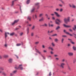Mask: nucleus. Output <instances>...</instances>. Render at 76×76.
I'll return each mask as SVG.
<instances>
[{"label":"nucleus","instance_id":"nucleus-1","mask_svg":"<svg viewBox=\"0 0 76 76\" xmlns=\"http://www.w3.org/2000/svg\"><path fill=\"white\" fill-rule=\"evenodd\" d=\"M64 20L65 23H67V22L70 21V17H68L67 18H65L64 19Z\"/></svg>","mask_w":76,"mask_h":76},{"label":"nucleus","instance_id":"nucleus-2","mask_svg":"<svg viewBox=\"0 0 76 76\" xmlns=\"http://www.w3.org/2000/svg\"><path fill=\"white\" fill-rule=\"evenodd\" d=\"M22 64H21L20 65H19V66L18 67H17L16 66L15 68L16 69H20L21 70H23V67H22Z\"/></svg>","mask_w":76,"mask_h":76},{"label":"nucleus","instance_id":"nucleus-3","mask_svg":"<svg viewBox=\"0 0 76 76\" xmlns=\"http://www.w3.org/2000/svg\"><path fill=\"white\" fill-rule=\"evenodd\" d=\"M58 21V22H60L61 23V21L60 20H59V19H57L56 20H55V23L56 24H57V25H60V23H58V22H57Z\"/></svg>","mask_w":76,"mask_h":76},{"label":"nucleus","instance_id":"nucleus-4","mask_svg":"<svg viewBox=\"0 0 76 76\" xmlns=\"http://www.w3.org/2000/svg\"><path fill=\"white\" fill-rule=\"evenodd\" d=\"M64 32H65V33H66V34H67V35H70V36H71V37L73 36V35H72V34L69 33L67 32H66L65 30H64Z\"/></svg>","mask_w":76,"mask_h":76},{"label":"nucleus","instance_id":"nucleus-5","mask_svg":"<svg viewBox=\"0 0 76 76\" xmlns=\"http://www.w3.org/2000/svg\"><path fill=\"white\" fill-rule=\"evenodd\" d=\"M65 65V64L63 63L61 64V65H60V67L61 68H62V69H64V66Z\"/></svg>","mask_w":76,"mask_h":76},{"label":"nucleus","instance_id":"nucleus-6","mask_svg":"<svg viewBox=\"0 0 76 76\" xmlns=\"http://www.w3.org/2000/svg\"><path fill=\"white\" fill-rule=\"evenodd\" d=\"M54 13L57 17H60L61 16L56 12H54Z\"/></svg>","mask_w":76,"mask_h":76},{"label":"nucleus","instance_id":"nucleus-7","mask_svg":"<svg viewBox=\"0 0 76 76\" xmlns=\"http://www.w3.org/2000/svg\"><path fill=\"white\" fill-rule=\"evenodd\" d=\"M63 26L64 27H65L66 28H71L72 27V26H67L64 24Z\"/></svg>","mask_w":76,"mask_h":76},{"label":"nucleus","instance_id":"nucleus-8","mask_svg":"<svg viewBox=\"0 0 76 76\" xmlns=\"http://www.w3.org/2000/svg\"><path fill=\"white\" fill-rule=\"evenodd\" d=\"M35 50H36V52L37 53H38L39 54H40V55H41L42 56V54H41V53L40 51H39L38 49H35Z\"/></svg>","mask_w":76,"mask_h":76},{"label":"nucleus","instance_id":"nucleus-9","mask_svg":"<svg viewBox=\"0 0 76 76\" xmlns=\"http://www.w3.org/2000/svg\"><path fill=\"white\" fill-rule=\"evenodd\" d=\"M68 54L69 56H73V53L71 52L68 53Z\"/></svg>","mask_w":76,"mask_h":76},{"label":"nucleus","instance_id":"nucleus-10","mask_svg":"<svg viewBox=\"0 0 76 76\" xmlns=\"http://www.w3.org/2000/svg\"><path fill=\"white\" fill-rule=\"evenodd\" d=\"M8 34V35H9V32H8L7 33V32H5V39H6V38H7V34Z\"/></svg>","mask_w":76,"mask_h":76},{"label":"nucleus","instance_id":"nucleus-11","mask_svg":"<svg viewBox=\"0 0 76 76\" xmlns=\"http://www.w3.org/2000/svg\"><path fill=\"white\" fill-rule=\"evenodd\" d=\"M39 4H40L39 3L37 2V3H36L35 4V5L36 6H39Z\"/></svg>","mask_w":76,"mask_h":76},{"label":"nucleus","instance_id":"nucleus-12","mask_svg":"<svg viewBox=\"0 0 76 76\" xmlns=\"http://www.w3.org/2000/svg\"><path fill=\"white\" fill-rule=\"evenodd\" d=\"M44 20V18L43 17H42L41 19L39 20V21L40 22H41V21H43Z\"/></svg>","mask_w":76,"mask_h":76},{"label":"nucleus","instance_id":"nucleus-13","mask_svg":"<svg viewBox=\"0 0 76 76\" xmlns=\"http://www.w3.org/2000/svg\"><path fill=\"white\" fill-rule=\"evenodd\" d=\"M72 8H74V9H76V5H75L73 4H72Z\"/></svg>","mask_w":76,"mask_h":76},{"label":"nucleus","instance_id":"nucleus-14","mask_svg":"<svg viewBox=\"0 0 76 76\" xmlns=\"http://www.w3.org/2000/svg\"><path fill=\"white\" fill-rule=\"evenodd\" d=\"M27 19H28V20H30V21H31V17L30 16L28 17Z\"/></svg>","mask_w":76,"mask_h":76},{"label":"nucleus","instance_id":"nucleus-15","mask_svg":"<svg viewBox=\"0 0 76 76\" xmlns=\"http://www.w3.org/2000/svg\"><path fill=\"white\" fill-rule=\"evenodd\" d=\"M35 28V25H33L31 29L32 30H34Z\"/></svg>","mask_w":76,"mask_h":76},{"label":"nucleus","instance_id":"nucleus-16","mask_svg":"<svg viewBox=\"0 0 76 76\" xmlns=\"http://www.w3.org/2000/svg\"><path fill=\"white\" fill-rule=\"evenodd\" d=\"M60 28V27L59 26H57L56 28V30H58V29H59Z\"/></svg>","mask_w":76,"mask_h":76},{"label":"nucleus","instance_id":"nucleus-17","mask_svg":"<svg viewBox=\"0 0 76 76\" xmlns=\"http://www.w3.org/2000/svg\"><path fill=\"white\" fill-rule=\"evenodd\" d=\"M43 15H44V14H43V13H41L39 15V17L41 18V17H42Z\"/></svg>","mask_w":76,"mask_h":76},{"label":"nucleus","instance_id":"nucleus-18","mask_svg":"<svg viewBox=\"0 0 76 76\" xmlns=\"http://www.w3.org/2000/svg\"><path fill=\"white\" fill-rule=\"evenodd\" d=\"M35 10V8H33L31 10V12H34V11Z\"/></svg>","mask_w":76,"mask_h":76},{"label":"nucleus","instance_id":"nucleus-19","mask_svg":"<svg viewBox=\"0 0 76 76\" xmlns=\"http://www.w3.org/2000/svg\"><path fill=\"white\" fill-rule=\"evenodd\" d=\"M14 35H15L14 32H12L10 34V36H13Z\"/></svg>","mask_w":76,"mask_h":76},{"label":"nucleus","instance_id":"nucleus-20","mask_svg":"<svg viewBox=\"0 0 76 76\" xmlns=\"http://www.w3.org/2000/svg\"><path fill=\"white\" fill-rule=\"evenodd\" d=\"M3 56L4 58H7L9 57V56L7 55H4Z\"/></svg>","mask_w":76,"mask_h":76},{"label":"nucleus","instance_id":"nucleus-21","mask_svg":"<svg viewBox=\"0 0 76 76\" xmlns=\"http://www.w3.org/2000/svg\"><path fill=\"white\" fill-rule=\"evenodd\" d=\"M19 20H16L14 21V22L15 23H18V22H19Z\"/></svg>","mask_w":76,"mask_h":76},{"label":"nucleus","instance_id":"nucleus-22","mask_svg":"<svg viewBox=\"0 0 76 76\" xmlns=\"http://www.w3.org/2000/svg\"><path fill=\"white\" fill-rule=\"evenodd\" d=\"M52 45L53 47H55V44L54 43V42H52L51 44Z\"/></svg>","mask_w":76,"mask_h":76},{"label":"nucleus","instance_id":"nucleus-23","mask_svg":"<svg viewBox=\"0 0 76 76\" xmlns=\"http://www.w3.org/2000/svg\"><path fill=\"white\" fill-rule=\"evenodd\" d=\"M9 63H11L12 62V59H10L9 60Z\"/></svg>","mask_w":76,"mask_h":76},{"label":"nucleus","instance_id":"nucleus-24","mask_svg":"<svg viewBox=\"0 0 76 76\" xmlns=\"http://www.w3.org/2000/svg\"><path fill=\"white\" fill-rule=\"evenodd\" d=\"M34 35V33L32 32L31 33V37H33Z\"/></svg>","mask_w":76,"mask_h":76},{"label":"nucleus","instance_id":"nucleus-25","mask_svg":"<svg viewBox=\"0 0 76 76\" xmlns=\"http://www.w3.org/2000/svg\"><path fill=\"white\" fill-rule=\"evenodd\" d=\"M58 39L57 38H56L55 39V42H58Z\"/></svg>","mask_w":76,"mask_h":76},{"label":"nucleus","instance_id":"nucleus-26","mask_svg":"<svg viewBox=\"0 0 76 76\" xmlns=\"http://www.w3.org/2000/svg\"><path fill=\"white\" fill-rule=\"evenodd\" d=\"M42 26H46V27H47V24L45 23Z\"/></svg>","mask_w":76,"mask_h":76},{"label":"nucleus","instance_id":"nucleus-27","mask_svg":"<svg viewBox=\"0 0 76 76\" xmlns=\"http://www.w3.org/2000/svg\"><path fill=\"white\" fill-rule=\"evenodd\" d=\"M14 2H15V1H12V4L11 5L12 6H13L14 5Z\"/></svg>","mask_w":76,"mask_h":76},{"label":"nucleus","instance_id":"nucleus-28","mask_svg":"<svg viewBox=\"0 0 76 76\" xmlns=\"http://www.w3.org/2000/svg\"><path fill=\"white\" fill-rule=\"evenodd\" d=\"M72 48L75 51H76V47L73 46Z\"/></svg>","mask_w":76,"mask_h":76},{"label":"nucleus","instance_id":"nucleus-29","mask_svg":"<svg viewBox=\"0 0 76 76\" xmlns=\"http://www.w3.org/2000/svg\"><path fill=\"white\" fill-rule=\"evenodd\" d=\"M21 44L20 43H18L17 44L16 46H20L21 45Z\"/></svg>","mask_w":76,"mask_h":76},{"label":"nucleus","instance_id":"nucleus-30","mask_svg":"<svg viewBox=\"0 0 76 76\" xmlns=\"http://www.w3.org/2000/svg\"><path fill=\"white\" fill-rule=\"evenodd\" d=\"M48 25L49 27H50V26H51L52 27H53V24H51V25H50V23H48Z\"/></svg>","mask_w":76,"mask_h":76},{"label":"nucleus","instance_id":"nucleus-31","mask_svg":"<svg viewBox=\"0 0 76 76\" xmlns=\"http://www.w3.org/2000/svg\"><path fill=\"white\" fill-rule=\"evenodd\" d=\"M31 0H28L27 1V4H29V3L30 2V1Z\"/></svg>","mask_w":76,"mask_h":76},{"label":"nucleus","instance_id":"nucleus-32","mask_svg":"<svg viewBox=\"0 0 76 76\" xmlns=\"http://www.w3.org/2000/svg\"><path fill=\"white\" fill-rule=\"evenodd\" d=\"M0 70H4V68L2 67H0Z\"/></svg>","mask_w":76,"mask_h":76},{"label":"nucleus","instance_id":"nucleus-33","mask_svg":"<svg viewBox=\"0 0 76 76\" xmlns=\"http://www.w3.org/2000/svg\"><path fill=\"white\" fill-rule=\"evenodd\" d=\"M64 39L63 38H62L61 40V42L62 43H63V41H64Z\"/></svg>","mask_w":76,"mask_h":76},{"label":"nucleus","instance_id":"nucleus-34","mask_svg":"<svg viewBox=\"0 0 76 76\" xmlns=\"http://www.w3.org/2000/svg\"><path fill=\"white\" fill-rule=\"evenodd\" d=\"M39 44V42H35V44L37 45V44Z\"/></svg>","mask_w":76,"mask_h":76},{"label":"nucleus","instance_id":"nucleus-35","mask_svg":"<svg viewBox=\"0 0 76 76\" xmlns=\"http://www.w3.org/2000/svg\"><path fill=\"white\" fill-rule=\"evenodd\" d=\"M4 46L5 47H7V44L6 43L4 45Z\"/></svg>","mask_w":76,"mask_h":76},{"label":"nucleus","instance_id":"nucleus-36","mask_svg":"<svg viewBox=\"0 0 76 76\" xmlns=\"http://www.w3.org/2000/svg\"><path fill=\"white\" fill-rule=\"evenodd\" d=\"M23 34V32H21L20 33V36H22V35Z\"/></svg>","mask_w":76,"mask_h":76},{"label":"nucleus","instance_id":"nucleus-37","mask_svg":"<svg viewBox=\"0 0 76 76\" xmlns=\"http://www.w3.org/2000/svg\"><path fill=\"white\" fill-rule=\"evenodd\" d=\"M62 62H64V61H65V59H63L61 60Z\"/></svg>","mask_w":76,"mask_h":76},{"label":"nucleus","instance_id":"nucleus-38","mask_svg":"<svg viewBox=\"0 0 76 76\" xmlns=\"http://www.w3.org/2000/svg\"><path fill=\"white\" fill-rule=\"evenodd\" d=\"M70 42H71V43H72V44H75V43L73 42H72V41H70Z\"/></svg>","mask_w":76,"mask_h":76},{"label":"nucleus","instance_id":"nucleus-39","mask_svg":"<svg viewBox=\"0 0 76 76\" xmlns=\"http://www.w3.org/2000/svg\"><path fill=\"white\" fill-rule=\"evenodd\" d=\"M16 72H17V71L16 70H15L12 73H16Z\"/></svg>","mask_w":76,"mask_h":76},{"label":"nucleus","instance_id":"nucleus-40","mask_svg":"<svg viewBox=\"0 0 76 76\" xmlns=\"http://www.w3.org/2000/svg\"><path fill=\"white\" fill-rule=\"evenodd\" d=\"M45 16H46L47 18H48V15L47 14H46L45 15Z\"/></svg>","mask_w":76,"mask_h":76},{"label":"nucleus","instance_id":"nucleus-41","mask_svg":"<svg viewBox=\"0 0 76 76\" xmlns=\"http://www.w3.org/2000/svg\"><path fill=\"white\" fill-rule=\"evenodd\" d=\"M68 68L69 70H71V69L70 67V66H68Z\"/></svg>","mask_w":76,"mask_h":76},{"label":"nucleus","instance_id":"nucleus-42","mask_svg":"<svg viewBox=\"0 0 76 76\" xmlns=\"http://www.w3.org/2000/svg\"><path fill=\"white\" fill-rule=\"evenodd\" d=\"M63 10V9L61 8L60 9V12H61Z\"/></svg>","mask_w":76,"mask_h":76},{"label":"nucleus","instance_id":"nucleus-43","mask_svg":"<svg viewBox=\"0 0 76 76\" xmlns=\"http://www.w3.org/2000/svg\"><path fill=\"white\" fill-rule=\"evenodd\" d=\"M40 6L39 5L38 6H37V9H39V8Z\"/></svg>","mask_w":76,"mask_h":76},{"label":"nucleus","instance_id":"nucleus-44","mask_svg":"<svg viewBox=\"0 0 76 76\" xmlns=\"http://www.w3.org/2000/svg\"><path fill=\"white\" fill-rule=\"evenodd\" d=\"M15 23L14 22L12 23V25H15Z\"/></svg>","mask_w":76,"mask_h":76},{"label":"nucleus","instance_id":"nucleus-45","mask_svg":"<svg viewBox=\"0 0 76 76\" xmlns=\"http://www.w3.org/2000/svg\"><path fill=\"white\" fill-rule=\"evenodd\" d=\"M2 74H3V75H6V74L4 72H2Z\"/></svg>","mask_w":76,"mask_h":76},{"label":"nucleus","instance_id":"nucleus-46","mask_svg":"<svg viewBox=\"0 0 76 76\" xmlns=\"http://www.w3.org/2000/svg\"><path fill=\"white\" fill-rule=\"evenodd\" d=\"M49 76H51V72H50L49 73Z\"/></svg>","mask_w":76,"mask_h":76},{"label":"nucleus","instance_id":"nucleus-47","mask_svg":"<svg viewBox=\"0 0 76 76\" xmlns=\"http://www.w3.org/2000/svg\"><path fill=\"white\" fill-rule=\"evenodd\" d=\"M57 36V34H54L52 35V36Z\"/></svg>","mask_w":76,"mask_h":76},{"label":"nucleus","instance_id":"nucleus-48","mask_svg":"<svg viewBox=\"0 0 76 76\" xmlns=\"http://www.w3.org/2000/svg\"><path fill=\"white\" fill-rule=\"evenodd\" d=\"M36 38H39V36H38V35H36Z\"/></svg>","mask_w":76,"mask_h":76},{"label":"nucleus","instance_id":"nucleus-49","mask_svg":"<svg viewBox=\"0 0 76 76\" xmlns=\"http://www.w3.org/2000/svg\"><path fill=\"white\" fill-rule=\"evenodd\" d=\"M60 0V1H61V2L62 3H63V4H64V2H63V1L62 0Z\"/></svg>","mask_w":76,"mask_h":76},{"label":"nucleus","instance_id":"nucleus-50","mask_svg":"<svg viewBox=\"0 0 76 76\" xmlns=\"http://www.w3.org/2000/svg\"><path fill=\"white\" fill-rule=\"evenodd\" d=\"M54 31L53 30H52L50 31V33H53V32Z\"/></svg>","mask_w":76,"mask_h":76},{"label":"nucleus","instance_id":"nucleus-51","mask_svg":"<svg viewBox=\"0 0 76 76\" xmlns=\"http://www.w3.org/2000/svg\"><path fill=\"white\" fill-rule=\"evenodd\" d=\"M56 11H59V9L58 8H57L56 9Z\"/></svg>","mask_w":76,"mask_h":76},{"label":"nucleus","instance_id":"nucleus-52","mask_svg":"<svg viewBox=\"0 0 76 76\" xmlns=\"http://www.w3.org/2000/svg\"><path fill=\"white\" fill-rule=\"evenodd\" d=\"M54 57H58V55H55L54 56Z\"/></svg>","mask_w":76,"mask_h":76},{"label":"nucleus","instance_id":"nucleus-53","mask_svg":"<svg viewBox=\"0 0 76 76\" xmlns=\"http://www.w3.org/2000/svg\"><path fill=\"white\" fill-rule=\"evenodd\" d=\"M69 31H70V32H72V30L71 29H69Z\"/></svg>","mask_w":76,"mask_h":76},{"label":"nucleus","instance_id":"nucleus-54","mask_svg":"<svg viewBox=\"0 0 76 76\" xmlns=\"http://www.w3.org/2000/svg\"><path fill=\"white\" fill-rule=\"evenodd\" d=\"M76 61V59H75L74 60V63H75V62Z\"/></svg>","mask_w":76,"mask_h":76},{"label":"nucleus","instance_id":"nucleus-55","mask_svg":"<svg viewBox=\"0 0 76 76\" xmlns=\"http://www.w3.org/2000/svg\"><path fill=\"white\" fill-rule=\"evenodd\" d=\"M42 47L43 48H45V46L44 45H42Z\"/></svg>","mask_w":76,"mask_h":76},{"label":"nucleus","instance_id":"nucleus-56","mask_svg":"<svg viewBox=\"0 0 76 76\" xmlns=\"http://www.w3.org/2000/svg\"><path fill=\"white\" fill-rule=\"evenodd\" d=\"M29 27H28L27 28V31H29Z\"/></svg>","mask_w":76,"mask_h":76},{"label":"nucleus","instance_id":"nucleus-57","mask_svg":"<svg viewBox=\"0 0 76 76\" xmlns=\"http://www.w3.org/2000/svg\"><path fill=\"white\" fill-rule=\"evenodd\" d=\"M69 4V6H70V7H72V5H71L70 4Z\"/></svg>","mask_w":76,"mask_h":76},{"label":"nucleus","instance_id":"nucleus-58","mask_svg":"<svg viewBox=\"0 0 76 76\" xmlns=\"http://www.w3.org/2000/svg\"><path fill=\"white\" fill-rule=\"evenodd\" d=\"M43 52L44 53H47V51L46 50H43Z\"/></svg>","mask_w":76,"mask_h":76},{"label":"nucleus","instance_id":"nucleus-59","mask_svg":"<svg viewBox=\"0 0 76 76\" xmlns=\"http://www.w3.org/2000/svg\"><path fill=\"white\" fill-rule=\"evenodd\" d=\"M55 17H52V19L53 20H55Z\"/></svg>","mask_w":76,"mask_h":76},{"label":"nucleus","instance_id":"nucleus-60","mask_svg":"<svg viewBox=\"0 0 76 76\" xmlns=\"http://www.w3.org/2000/svg\"><path fill=\"white\" fill-rule=\"evenodd\" d=\"M35 18L36 19L37 18V15H35Z\"/></svg>","mask_w":76,"mask_h":76},{"label":"nucleus","instance_id":"nucleus-61","mask_svg":"<svg viewBox=\"0 0 76 76\" xmlns=\"http://www.w3.org/2000/svg\"><path fill=\"white\" fill-rule=\"evenodd\" d=\"M19 28H16L15 30H18Z\"/></svg>","mask_w":76,"mask_h":76},{"label":"nucleus","instance_id":"nucleus-62","mask_svg":"<svg viewBox=\"0 0 76 76\" xmlns=\"http://www.w3.org/2000/svg\"><path fill=\"white\" fill-rule=\"evenodd\" d=\"M2 58V56H0V59H1Z\"/></svg>","mask_w":76,"mask_h":76},{"label":"nucleus","instance_id":"nucleus-63","mask_svg":"<svg viewBox=\"0 0 76 76\" xmlns=\"http://www.w3.org/2000/svg\"><path fill=\"white\" fill-rule=\"evenodd\" d=\"M28 26L31 27L32 26V24H29Z\"/></svg>","mask_w":76,"mask_h":76},{"label":"nucleus","instance_id":"nucleus-64","mask_svg":"<svg viewBox=\"0 0 76 76\" xmlns=\"http://www.w3.org/2000/svg\"><path fill=\"white\" fill-rule=\"evenodd\" d=\"M74 27L75 28V29H76V25H74Z\"/></svg>","mask_w":76,"mask_h":76}]
</instances>
